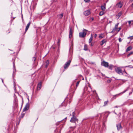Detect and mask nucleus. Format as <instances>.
Instances as JSON below:
<instances>
[{"label":"nucleus","mask_w":133,"mask_h":133,"mask_svg":"<svg viewBox=\"0 0 133 133\" xmlns=\"http://www.w3.org/2000/svg\"><path fill=\"white\" fill-rule=\"evenodd\" d=\"M122 67H117L115 68V69L116 72L119 75H123L122 68Z\"/></svg>","instance_id":"f257e3e1"},{"label":"nucleus","mask_w":133,"mask_h":133,"mask_svg":"<svg viewBox=\"0 0 133 133\" xmlns=\"http://www.w3.org/2000/svg\"><path fill=\"white\" fill-rule=\"evenodd\" d=\"M88 30L85 29H83V32H80L79 33V36L80 38H83L87 34V32Z\"/></svg>","instance_id":"f03ea898"},{"label":"nucleus","mask_w":133,"mask_h":133,"mask_svg":"<svg viewBox=\"0 0 133 133\" xmlns=\"http://www.w3.org/2000/svg\"><path fill=\"white\" fill-rule=\"evenodd\" d=\"M78 119L76 117H72L71 118L70 121L73 123H75L76 121L78 122Z\"/></svg>","instance_id":"7ed1b4c3"},{"label":"nucleus","mask_w":133,"mask_h":133,"mask_svg":"<svg viewBox=\"0 0 133 133\" xmlns=\"http://www.w3.org/2000/svg\"><path fill=\"white\" fill-rule=\"evenodd\" d=\"M71 62V60H69L65 63L64 66V67L65 69H66L70 65Z\"/></svg>","instance_id":"20e7f679"},{"label":"nucleus","mask_w":133,"mask_h":133,"mask_svg":"<svg viewBox=\"0 0 133 133\" xmlns=\"http://www.w3.org/2000/svg\"><path fill=\"white\" fill-rule=\"evenodd\" d=\"M101 65L104 66L105 67H108L109 66V63L108 62L103 61L101 63Z\"/></svg>","instance_id":"39448f33"},{"label":"nucleus","mask_w":133,"mask_h":133,"mask_svg":"<svg viewBox=\"0 0 133 133\" xmlns=\"http://www.w3.org/2000/svg\"><path fill=\"white\" fill-rule=\"evenodd\" d=\"M127 90H128V89L125 90H124L122 92L119 94H117L115 95L113 97V98L114 99H116V97H118V96H119L120 95H121V94H123V93H124L126 91H127Z\"/></svg>","instance_id":"423d86ee"},{"label":"nucleus","mask_w":133,"mask_h":133,"mask_svg":"<svg viewBox=\"0 0 133 133\" xmlns=\"http://www.w3.org/2000/svg\"><path fill=\"white\" fill-rule=\"evenodd\" d=\"M29 103H27L23 109V111H25L29 109Z\"/></svg>","instance_id":"0eeeda50"},{"label":"nucleus","mask_w":133,"mask_h":133,"mask_svg":"<svg viewBox=\"0 0 133 133\" xmlns=\"http://www.w3.org/2000/svg\"><path fill=\"white\" fill-rule=\"evenodd\" d=\"M73 32V30L70 28V29L69 37V38H71L72 37V35Z\"/></svg>","instance_id":"6e6552de"},{"label":"nucleus","mask_w":133,"mask_h":133,"mask_svg":"<svg viewBox=\"0 0 133 133\" xmlns=\"http://www.w3.org/2000/svg\"><path fill=\"white\" fill-rule=\"evenodd\" d=\"M90 14V11L89 10H87L84 12V14L86 16L89 15Z\"/></svg>","instance_id":"1a4fd4ad"},{"label":"nucleus","mask_w":133,"mask_h":133,"mask_svg":"<svg viewBox=\"0 0 133 133\" xmlns=\"http://www.w3.org/2000/svg\"><path fill=\"white\" fill-rule=\"evenodd\" d=\"M116 127L117 128V130L119 131L122 128V127L121 126V124L120 123H119L116 125Z\"/></svg>","instance_id":"9d476101"},{"label":"nucleus","mask_w":133,"mask_h":133,"mask_svg":"<svg viewBox=\"0 0 133 133\" xmlns=\"http://www.w3.org/2000/svg\"><path fill=\"white\" fill-rule=\"evenodd\" d=\"M122 6V4L121 2H119L117 3L116 5V6L117 8H121Z\"/></svg>","instance_id":"9b49d317"},{"label":"nucleus","mask_w":133,"mask_h":133,"mask_svg":"<svg viewBox=\"0 0 133 133\" xmlns=\"http://www.w3.org/2000/svg\"><path fill=\"white\" fill-rule=\"evenodd\" d=\"M30 23H31V22H29L27 24L26 26V28H25V33L27 31V30H28L29 27V26L30 25Z\"/></svg>","instance_id":"f8f14e48"},{"label":"nucleus","mask_w":133,"mask_h":133,"mask_svg":"<svg viewBox=\"0 0 133 133\" xmlns=\"http://www.w3.org/2000/svg\"><path fill=\"white\" fill-rule=\"evenodd\" d=\"M30 23H31V22H29L27 24L26 26V28H25V33L27 31V30H28L29 27V26L30 25Z\"/></svg>","instance_id":"ddd939ff"},{"label":"nucleus","mask_w":133,"mask_h":133,"mask_svg":"<svg viewBox=\"0 0 133 133\" xmlns=\"http://www.w3.org/2000/svg\"><path fill=\"white\" fill-rule=\"evenodd\" d=\"M15 58L14 57V58L12 59V61L13 62V69H15Z\"/></svg>","instance_id":"4468645a"},{"label":"nucleus","mask_w":133,"mask_h":133,"mask_svg":"<svg viewBox=\"0 0 133 133\" xmlns=\"http://www.w3.org/2000/svg\"><path fill=\"white\" fill-rule=\"evenodd\" d=\"M107 42L106 39H104L102 40L101 42L100 45H102L103 44L105 43H106Z\"/></svg>","instance_id":"2eb2a0df"},{"label":"nucleus","mask_w":133,"mask_h":133,"mask_svg":"<svg viewBox=\"0 0 133 133\" xmlns=\"http://www.w3.org/2000/svg\"><path fill=\"white\" fill-rule=\"evenodd\" d=\"M132 49V47L131 46H130L128 47L126 51L127 52L130 50H131Z\"/></svg>","instance_id":"dca6fc26"},{"label":"nucleus","mask_w":133,"mask_h":133,"mask_svg":"<svg viewBox=\"0 0 133 133\" xmlns=\"http://www.w3.org/2000/svg\"><path fill=\"white\" fill-rule=\"evenodd\" d=\"M92 39H93L92 34H91V35L90 37L89 40V43H91V42L92 40Z\"/></svg>","instance_id":"f3484780"},{"label":"nucleus","mask_w":133,"mask_h":133,"mask_svg":"<svg viewBox=\"0 0 133 133\" xmlns=\"http://www.w3.org/2000/svg\"><path fill=\"white\" fill-rule=\"evenodd\" d=\"M42 84L41 82H40L37 85V88L39 90H40L41 88V87Z\"/></svg>","instance_id":"a211bd4d"},{"label":"nucleus","mask_w":133,"mask_h":133,"mask_svg":"<svg viewBox=\"0 0 133 133\" xmlns=\"http://www.w3.org/2000/svg\"><path fill=\"white\" fill-rule=\"evenodd\" d=\"M119 24V23H118L117 24H116L115 26V27L113 28L116 30L118 29V27Z\"/></svg>","instance_id":"6ab92c4d"},{"label":"nucleus","mask_w":133,"mask_h":133,"mask_svg":"<svg viewBox=\"0 0 133 133\" xmlns=\"http://www.w3.org/2000/svg\"><path fill=\"white\" fill-rule=\"evenodd\" d=\"M88 47L87 45L86 44H85L84 46V50L87 51L88 50Z\"/></svg>","instance_id":"aec40b11"},{"label":"nucleus","mask_w":133,"mask_h":133,"mask_svg":"<svg viewBox=\"0 0 133 133\" xmlns=\"http://www.w3.org/2000/svg\"><path fill=\"white\" fill-rule=\"evenodd\" d=\"M108 67L109 69L112 70V68L114 67V66L112 65H109Z\"/></svg>","instance_id":"412c9836"},{"label":"nucleus","mask_w":133,"mask_h":133,"mask_svg":"<svg viewBox=\"0 0 133 133\" xmlns=\"http://www.w3.org/2000/svg\"><path fill=\"white\" fill-rule=\"evenodd\" d=\"M63 16V14L62 13L58 15V16L59 19L62 18Z\"/></svg>","instance_id":"4be33fe9"},{"label":"nucleus","mask_w":133,"mask_h":133,"mask_svg":"<svg viewBox=\"0 0 133 133\" xmlns=\"http://www.w3.org/2000/svg\"><path fill=\"white\" fill-rule=\"evenodd\" d=\"M101 8L102 10L103 11H104L106 9L105 6H104L103 5H101Z\"/></svg>","instance_id":"5701e85b"},{"label":"nucleus","mask_w":133,"mask_h":133,"mask_svg":"<svg viewBox=\"0 0 133 133\" xmlns=\"http://www.w3.org/2000/svg\"><path fill=\"white\" fill-rule=\"evenodd\" d=\"M122 12H120L117 15V16L118 17V18H119L122 15Z\"/></svg>","instance_id":"b1692460"},{"label":"nucleus","mask_w":133,"mask_h":133,"mask_svg":"<svg viewBox=\"0 0 133 133\" xmlns=\"http://www.w3.org/2000/svg\"><path fill=\"white\" fill-rule=\"evenodd\" d=\"M108 102H109V101H108V100H107V101L104 102V105H103V106H105L106 105H107L108 103Z\"/></svg>","instance_id":"393cba45"},{"label":"nucleus","mask_w":133,"mask_h":133,"mask_svg":"<svg viewBox=\"0 0 133 133\" xmlns=\"http://www.w3.org/2000/svg\"><path fill=\"white\" fill-rule=\"evenodd\" d=\"M46 64L45 65V67L46 68H47L49 64V62L48 60H47L46 62Z\"/></svg>","instance_id":"a878e982"},{"label":"nucleus","mask_w":133,"mask_h":133,"mask_svg":"<svg viewBox=\"0 0 133 133\" xmlns=\"http://www.w3.org/2000/svg\"><path fill=\"white\" fill-rule=\"evenodd\" d=\"M103 34H100L99 36V38H102L103 37Z\"/></svg>","instance_id":"bb28decb"},{"label":"nucleus","mask_w":133,"mask_h":133,"mask_svg":"<svg viewBox=\"0 0 133 133\" xmlns=\"http://www.w3.org/2000/svg\"><path fill=\"white\" fill-rule=\"evenodd\" d=\"M133 54V51H131L127 55L128 57H129V56Z\"/></svg>","instance_id":"cd10ccee"},{"label":"nucleus","mask_w":133,"mask_h":133,"mask_svg":"<svg viewBox=\"0 0 133 133\" xmlns=\"http://www.w3.org/2000/svg\"><path fill=\"white\" fill-rule=\"evenodd\" d=\"M104 14V12L103 11H101L99 13V15L100 16H102Z\"/></svg>","instance_id":"c85d7f7f"},{"label":"nucleus","mask_w":133,"mask_h":133,"mask_svg":"<svg viewBox=\"0 0 133 133\" xmlns=\"http://www.w3.org/2000/svg\"><path fill=\"white\" fill-rule=\"evenodd\" d=\"M80 82V81H78L77 82V83L76 84V88H77V87L78 86Z\"/></svg>","instance_id":"c756f323"},{"label":"nucleus","mask_w":133,"mask_h":133,"mask_svg":"<svg viewBox=\"0 0 133 133\" xmlns=\"http://www.w3.org/2000/svg\"><path fill=\"white\" fill-rule=\"evenodd\" d=\"M129 67L131 68H133V66L131 65H129L128 66H126L124 67Z\"/></svg>","instance_id":"7c9ffc66"},{"label":"nucleus","mask_w":133,"mask_h":133,"mask_svg":"<svg viewBox=\"0 0 133 133\" xmlns=\"http://www.w3.org/2000/svg\"><path fill=\"white\" fill-rule=\"evenodd\" d=\"M121 29V28L120 27H119L118 28L117 30H116V31L117 32L119 31Z\"/></svg>","instance_id":"2f4dec72"},{"label":"nucleus","mask_w":133,"mask_h":133,"mask_svg":"<svg viewBox=\"0 0 133 133\" xmlns=\"http://www.w3.org/2000/svg\"><path fill=\"white\" fill-rule=\"evenodd\" d=\"M75 113L74 112H73L72 113V117H76L75 116Z\"/></svg>","instance_id":"473e14b6"},{"label":"nucleus","mask_w":133,"mask_h":133,"mask_svg":"<svg viewBox=\"0 0 133 133\" xmlns=\"http://www.w3.org/2000/svg\"><path fill=\"white\" fill-rule=\"evenodd\" d=\"M93 20H94V18L93 17H91L90 18V19L89 20V21L90 22H92L93 21Z\"/></svg>","instance_id":"72a5a7b5"},{"label":"nucleus","mask_w":133,"mask_h":133,"mask_svg":"<svg viewBox=\"0 0 133 133\" xmlns=\"http://www.w3.org/2000/svg\"><path fill=\"white\" fill-rule=\"evenodd\" d=\"M128 39H133V36H131L129 37H128Z\"/></svg>","instance_id":"f704fd0d"},{"label":"nucleus","mask_w":133,"mask_h":133,"mask_svg":"<svg viewBox=\"0 0 133 133\" xmlns=\"http://www.w3.org/2000/svg\"><path fill=\"white\" fill-rule=\"evenodd\" d=\"M84 1L87 3H88L90 2V0H84Z\"/></svg>","instance_id":"c9c22d12"},{"label":"nucleus","mask_w":133,"mask_h":133,"mask_svg":"<svg viewBox=\"0 0 133 133\" xmlns=\"http://www.w3.org/2000/svg\"><path fill=\"white\" fill-rule=\"evenodd\" d=\"M32 60L34 62H35L36 60V58L35 57H33L32 58Z\"/></svg>","instance_id":"e433bc0d"},{"label":"nucleus","mask_w":133,"mask_h":133,"mask_svg":"<svg viewBox=\"0 0 133 133\" xmlns=\"http://www.w3.org/2000/svg\"><path fill=\"white\" fill-rule=\"evenodd\" d=\"M116 30H115L113 28L112 31L111 32V33L114 32L115 31H116Z\"/></svg>","instance_id":"4c0bfd02"},{"label":"nucleus","mask_w":133,"mask_h":133,"mask_svg":"<svg viewBox=\"0 0 133 133\" xmlns=\"http://www.w3.org/2000/svg\"><path fill=\"white\" fill-rule=\"evenodd\" d=\"M122 72H123V73L124 72V73H125V74H127V72L125 70V69H124L123 71H122Z\"/></svg>","instance_id":"58836bf2"},{"label":"nucleus","mask_w":133,"mask_h":133,"mask_svg":"<svg viewBox=\"0 0 133 133\" xmlns=\"http://www.w3.org/2000/svg\"><path fill=\"white\" fill-rule=\"evenodd\" d=\"M107 82L108 83H110L111 82V80L110 79H108L107 80Z\"/></svg>","instance_id":"ea45409f"},{"label":"nucleus","mask_w":133,"mask_h":133,"mask_svg":"<svg viewBox=\"0 0 133 133\" xmlns=\"http://www.w3.org/2000/svg\"><path fill=\"white\" fill-rule=\"evenodd\" d=\"M119 41L120 42H121L122 41V39L121 38H119L118 39Z\"/></svg>","instance_id":"a19ab883"},{"label":"nucleus","mask_w":133,"mask_h":133,"mask_svg":"<svg viewBox=\"0 0 133 133\" xmlns=\"http://www.w3.org/2000/svg\"><path fill=\"white\" fill-rule=\"evenodd\" d=\"M93 92H95V93H96V95L97 96H98V95H97V93H96V90H94V91H93Z\"/></svg>","instance_id":"79ce46f5"},{"label":"nucleus","mask_w":133,"mask_h":133,"mask_svg":"<svg viewBox=\"0 0 133 133\" xmlns=\"http://www.w3.org/2000/svg\"><path fill=\"white\" fill-rule=\"evenodd\" d=\"M97 34H95L94 36V37L96 38L97 37Z\"/></svg>","instance_id":"37998d69"},{"label":"nucleus","mask_w":133,"mask_h":133,"mask_svg":"<svg viewBox=\"0 0 133 133\" xmlns=\"http://www.w3.org/2000/svg\"><path fill=\"white\" fill-rule=\"evenodd\" d=\"M131 21H128V23L129 24H130L131 23Z\"/></svg>","instance_id":"c03bdc74"},{"label":"nucleus","mask_w":133,"mask_h":133,"mask_svg":"<svg viewBox=\"0 0 133 133\" xmlns=\"http://www.w3.org/2000/svg\"><path fill=\"white\" fill-rule=\"evenodd\" d=\"M90 45H91V46H93V44L92 43H91L90 44Z\"/></svg>","instance_id":"a18cd8bd"},{"label":"nucleus","mask_w":133,"mask_h":133,"mask_svg":"<svg viewBox=\"0 0 133 133\" xmlns=\"http://www.w3.org/2000/svg\"><path fill=\"white\" fill-rule=\"evenodd\" d=\"M131 6L133 7V3H132L131 4Z\"/></svg>","instance_id":"49530a36"},{"label":"nucleus","mask_w":133,"mask_h":133,"mask_svg":"<svg viewBox=\"0 0 133 133\" xmlns=\"http://www.w3.org/2000/svg\"><path fill=\"white\" fill-rule=\"evenodd\" d=\"M89 87L90 88L91 90V87L90 86H89Z\"/></svg>","instance_id":"de8ad7c7"},{"label":"nucleus","mask_w":133,"mask_h":133,"mask_svg":"<svg viewBox=\"0 0 133 133\" xmlns=\"http://www.w3.org/2000/svg\"><path fill=\"white\" fill-rule=\"evenodd\" d=\"M53 1L56 2L57 1V0H53Z\"/></svg>","instance_id":"09e8293b"},{"label":"nucleus","mask_w":133,"mask_h":133,"mask_svg":"<svg viewBox=\"0 0 133 133\" xmlns=\"http://www.w3.org/2000/svg\"><path fill=\"white\" fill-rule=\"evenodd\" d=\"M132 93V92H130L129 93V95H130V94H131Z\"/></svg>","instance_id":"8fccbe9b"},{"label":"nucleus","mask_w":133,"mask_h":133,"mask_svg":"<svg viewBox=\"0 0 133 133\" xmlns=\"http://www.w3.org/2000/svg\"><path fill=\"white\" fill-rule=\"evenodd\" d=\"M131 2H132L133 1V0H130Z\"/></svg>","instance_id":"3c124183"},{"label":"nucleus","mask_w":133,"mask_h":133,"mask_svg":"<svg viewBox=\"0 0 133 133\" xmlns=\"http://www.w3.org/2000/svg\"><path fill=\"white\" fill-rule=\"evenodd\" d=\"M60 42V41L59 40H58V43L59 42Z\"/></svg>","instance_id":"603ef678"},{"label":"nucleus","mask_w":133,"mask_h":133,"mask_svg":"<svg viewBox=\"0 0 133 133\" xmlns=\"http://www.w3.org/2000/svg\"><path fill=\"white\" fill-rule=\"evenodd\" d=\"M66 118H67V117H65V119H66Z\"/></svg>","instance_id":"864d4df0"},{"label":"nucleus","mask_w":133,"mask_h":133,"mask_svg":"<svg viewBox=\"0 0 133 133\" xmlns=\"http://www.w3.org/2000/svg\"><path fill=\"white\" fill-rule=\"evenodd\" d=\"M102 75L103 76H104L105 75H104L103 74H102Z\"/></svg>","instance_id":"5fc2aeb1"},{"label":"nucleus","mask_w":133,"mask_h":133,"mask_svg":"<svg viewBox=\"0 0 133 133\" xmlns=\"http://www.w3.org/2000/svg\"><path fill=\"white\" fill-rule=\"evenodd\" d=\"M11 14L12 15V13H11Z\"/></svg>","instance_id":"6e6d98bb"},{"label":"nucleus","mask_w":133,"mask_h":133,"mask_svg":"<svg viewBox=\"0 0 133 133\" xmlns=\"http://www.w3.org/2000/svg\"><path fill=\"white\" fill-rule=\"evenodd\" d=\"M132 61H133V60H132Z\"/></svg>","instance_id":"4d7b16f0"}]
</instances>
